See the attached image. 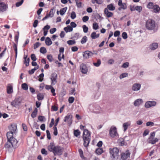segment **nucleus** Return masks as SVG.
Here are the masks:
<instances>
[{"mask_svg": "<svg viewBox=\"0 0 160 160\" xmlns=\"http://www.w3.org/2000/svg\"><path fill=\"white\" fill-rule=\"evenodd\" d=\"M48 150L52 152L54 156H61L63 152L64 148L63 147L58 145L55 146L54 143L51 142L48 146Z\"/></svg>", "mask_w": 160, "mask_h": 160, "instance_id": "f257e3e1", "label": "nucleus"}, {"mask_svg": "<svg viewBox=\"0 0 160 160\" xmlns=\"http://www.w3.org/2000/svg\"><path fill=\"white\" fill-rule=\"evenodd\" d=\"M83 145L85 147H87L91 140V133L87 129L84 130L82 135Z\"/></svg>", "mask_w": 160, "mask_h": 160, "instance_id": "f03ea898", "label": "nucleus"}, {"mask_svg": "<svg viewBox=\"0 0 160 160\" xmlns=\"http://www.w3.org/2000/svg\"><path fill=\"white\" fill-rule=\"evenodd\" d=\"M88 109L91 112L95 113H101L102 112V108L96 104H90L89 106Z\"/></svg>", "mask_w": 160, "mask_h": 160, "instance_id": "7ed1b4c3", "label": "nucleus"}, {"mask_svg": "<svg viewBox=\"0 0 160 160\" xmlns=\"http://www.w3.org/2000/svg\"><path fill=\"white\" fill-rule=\"evenodd\" d=\"M18 142L15 140L13 142L8 141L5 145V148L6 150L9 152H12L13 148H15L17 146Z\"/></svg>", "mask_w": 160, "mask_h": 160, "instance_id": "20e7f679", "label": "nucleus"}, {"mask_svg": "<svg viewBox=\"0 0 160 160\" xmlns=\"http://www.w3.org/2000/svg\"><path fill=\"white\" fill-rule=\"evenodd\" d=\"M119 150L117 148H110V153L112 160H117L118 158Z\"/></svg>", "mask_w": 160, "mask_h": 160, "instance_id": "39448f33", "label": "nucleus"}, {"mask_svg": "<svg viewBox=\"0 0 160 160\" xmlns=\"http://www.w3.org/2000/svg\"><path fill=\"white\" fill-rule=\"evenodd\" d=\"M146 27L149 30H153L155 28L156 25L154 21L151 19L148 20L146 22Z\"/></svg>", "mask_w": 160, "mask_h": 160, "instance_id": "423d86ee", "label": "nucleus"}, {"mask_svg": "<svg viewBox=\"0 0 160 160\" xmlns=\"http://www.w3.org/2000/svg\"><path fill=\"white\" fill-rule=\"evenodd\" d=\"M110 135L112 137H115L118 138V135L117 133L116 128L112 126L111 127L109 131Z\"/></svg>", "mask_w": 160, "mask_h": 160, "instance_id": "0eeeda50", "label": "nucleus"}, {"mask_svg": "<svg viewBox=\"0 0 160 160\" xmlns=\"http://www.w3.org/2000/svg\"><path fill=\"white\" fill-rule=\"evenodd\" d=\"M57 74L56 73H53L51 74L50 79L51 81V84L52 85H54L57 83Z\"/></svg>", "mask_w": 160, "mask_h": 160, "instance_id": "6e6552de", "label": "nucleus"}, {"mask_svg": "<svg viewBox=\"0 0 160 160\" xmlns=\"http://www.w3.org/2000/svg\"><path fill=\"white\" fill-rule=\"evenodd\" d=\"M157 104V102L154 101H148L146 102L144 105V107L146 108H148L152 107H155Z\"/></svg>", "mask_w": 160, "mask_h": 160, "instance_id": "1a4fd4ad", "label": "nucleus"}, {"mask_svg": "<svg viewBox=\"0 0 160 160\" xmlns=\"http://www.w3.org/2000/svg\"><path fill=\"white\" fill-rule=\"evenodd\" d=\"M72 115L68 114L65 117L64 121L67 122L69 125H70L72 122Z\"/></svg>", "mask_w": 160, "mask_h": 160, "instance_id": "9d476101", "label": "nucleus"}, {"mask_svg": "<svg viewBox=\"0 0 160 160\" xmlns=\"http://www.w3.org/2000/svg\"><path fill=\"white\" fill-rule=\"evenodd\" d=\"M13 133L9 132L7 133V137L8 139V141H10L12 142L14 141L15 140L17 141V142H18V141L13 137Z\"/></svg>", "mask_w": 160, "mask_h": 160, "instance_id": "9b49d317", "label": "nucleus"}, {"mask_svg": "<svg viewBox=\"0 0 160 160\" xmlns=\"http://www.w3.org/2000/svg\"><path fill=\"white\" fill-rule=\"evenodd\" d=\"M130 153L129 150H126L125 152L122 153L121 158L122 160H126L130 157Z\"/></svg>", "mask_w": 160, "mask_h": 160, "instance_id": "f8f14e48", "label": "nucleus"}, {"mask_svg": "<svg viewBox=\"0 0 160 160\" xmlns=\"http://www.w3.org/2000/svg\"><path fill=\"white\" fill-rule=\"evenodd\" d=\"M80 68L81 70V72L83 74H86L88 71V68L86 65L83 63H82L80 65Z\"/></svg>", "mask_w": 160, "mask_h": 160, "instance_id": "ddd939ff", "label": "nucleus"}, {"mask_svg": "<svg viewBox=\"0 0 160 160\" xmlns=\"http://www.w3.org/2000/svg\"><path fill=\"white\" fill-rule=\"evenodd\" d=\"M8 5L4 2H0V12H3L7 10Z\"/></svg>", "mask_w": 160, "mask_h": 160, "instance_id": "4468645a", "label": "nucleus"}, {"mask_svg": "<svg viewBox=\"0 0 160 160\" xmlns=\"http://www.w3.org/2000/svg\"><path fill=\"white\" fill-rule=\"evenodd\" d=\"M141 88V85L139 83L134 84L132 87V90L134 91H137L140 90Z\"/></svg>", "mask_w": 160, "mask_h": 160, "instance_id": "2eb2a0df", "label": "nucleus"}, {"mask_svg": "<svg viewBox=\"0 0 160 160\" xmlns=\"http://www.w3.org/2000/svg\"><path fill=\"white\" fill-rule=\"evenodd\" d=\"M21 102V101L19 98H17L12 102V104L13 106L16 107L20 105Z\"/></svg>", "mask_w": 160, "mask_h": 160, "instance_id": "dca6fc26", "label": "nucleus"}, {"mask_svg": "<svg viewBox=\"0 0 160 160\" xmlns=\"http://www.w3.org/2000/svg\"><path fill=\"white\" fill-rule=\"evenodd\" d=\"M92 55L93 53L91 52L88 51L85 52L83 54V56L84 59L88 58L92 56Z\"/></svg>", "mask_w": 160, "mask_h": 160, "instance_id": "f3484780", "label": "nucleus"}, {"mask_svg": "<svg viewBox=\"0 0 160 160\" xmlns=\"http://www.w3.org/2000/svg\"><path fill=\"white\" fill-rule=\"evenodd\" d=\"M143 102V100L141 98H139L135 100L133 102V105L135 107L139 106Z\"/></svg>", "mask_w": 160, "mask_h": 160, "instance_id": "a211bd4d", "label": "nucleus"}, {"mask_svg": "<svg viewBox=\"0 0 160 160\" xmlns=\"http://www.w3.org/2000/svg\"><path fill=\"white\" fill-rule=\"evenodd\" d=\"M10 132L15 133L17 130V127L15 124L11 125L9 128Z\"/></svg>", "mask_w": 160, "mask_h": 160, "instance_id": "6ab92c4d", "label": "nucleus"}, {"mask_svg": "<svg viewBox=\"0 0 160 160\" xmlns=\"http://www.w3.org/2000/svg\"><path fill=\"white\" fill-rule=\"evenodd\" d=\"M131 125V122L130 121H128L124 123L122 125V127L124 128L123 131L125 132L128 129V127L130 126Z\"/></svg>", "mask_w": 160, "mask_h": 160, "instance_id": "aec40b11", "label": "nucleus"}, {"mask_svg": "<svg viewBox=\"0 0 160 160\" xmlns=\"http://www.w3.org/2000/svg\"><path fill=\"white\" fill-rule=\"evenodd\" d=\"M158 47V44L156 42H154L152 43L150 45V48L152 50H154L156 49Z\"/></svg>", "mask_w": 160, "mask_h": 160, "instance_id": "412c9836", "label": "nucleus"}, {"mask_svg": "<svg viewBox=\"0 0 160 160\" xmlns=\"http://www.w3.org/2000/svg\"><path fill=\"white\" fill-rule=\"evenodd\" d=\"M104 12L105 14L106 15L108 18L111 17L113 16V13L109 11L108 9L107 8H105Z\"/></svg>", "mask_w": 160, "mask_h": 160, "instance_id": "4be33fe9", "label": "nucleus"}, {"mask_svg": "<svg viewBox=\"0 0 160 160\" xmlns=\"http://www.w3.org/2000/svg\"><path fill=\"white\" fill-rule=\"evenodd\" d=\"M152 9L153 12L156 13H158L160 11V8L157 5H155Z\"/></svg>", "mask_w": 160, "mask_h": 160, "instance_id": "5701e85b", "label": "nucleus"}, {"mask_svg": "<svg viewBox=\"0 0 160 160\" xmlns=\"http://www.w3.org/2000/svg\"><path fill=\"white\" fill-rule=\"evenodd\" d=\"M99 36V34H96L95 32H93L91 34V37L92 39H95L98 38Z\"/></svg>", "mask_w": 160, "mask_h": 160, "instance_id": "b1692460", "label": "nucleus"}, {"mask_svg": "<svg viewBox=\"0 0 160 160\" xmlns=\"http://www.w3.org/2000/svg\"><path fill=\"white\" fill-rule=\"evenodd\" d=\"M7 93L8 94H10L12 93L13 91L12 87L11 85H9L7 87Z\"/></svg>", "mask_w": 160, "mask_h": 160, "instance_id": "393cba45", "label": "nucleus"}, {"mask_svg": "<svg viewBox=\"0 0 160 160\" xmlns=\"http://www.w3.org/2000/svg\"><path fill=\"white\" fill-rule=\"evenodd\" d=\"M64 30L66 32H72L73 30V28L70 25H68L64 28Z\"/></svg>", "mask_w": 160, "mask_h": 160, "instance_id": "a878e982", "label": "nucleus"}, {"mask_svg": "<svg viewBox=\"0 0 160 160\" xmlns=\"http://www.w3.org/2000/svg\"><path fill=\"white\" fill-rule=\"evenodd\" d=\"M45 41L46 44L48 46L51 45L52 43L51 39L48 37L46 38Z\"/></svg>", "mask_w": 160, "mask_h": 160, "instance_id": "bb28decb", "label": "nucleus"}, {"mask_svg": "<svg viewBox=\"0 0 160 160\" xmlns=\"http://www.w3.org/2000/svg\"><path fill=\"white\" fill-rule=\"evenodd\" d=\"M158 139L156 138H152L151 139H149L148 142L151 143L152 144H155L157 142H158Z\"/></svg>", "mask_w": 160, "mask_h": 160, "instance_id": "cd10ccee", "label": "nucleus"}, {"mask_svg": "<svg viewBox=\"0 0 160 160\" xmlns=\"http://www.w3.org/2000/svg\"><path fill=\"white\" fill-rule=\"evenodd\" d=\"M80 37V34L78 33H75L73 37L71 38V39H73L74 40H76Z\"/></svg>", "mask_w": 160, "mask_h": 160, "instance_id": "c85d7f7f", "label": "nucleus"}, {"mask_svg": "<svg viewBox=\"0 0 160 160\" xmlns=\"http://www.w3.org/2000/svg\"><path fill=\"white\" fill-rule=\"evenodd\" d=\"M107 8L110 11H113L115 9V7L113 6L112 4H110L108 5Z\"/></svg>", "mask_w": 160, "mask_h": 160, "instance_id": "c756f323", "label": "nucleus"}, {"mask_svg": "<svg viewBox=\"0 0 160 160\" xmlns=\"http://www.w3.org/2000/svg\"><path fill=\"white\" fill-rule=\"evenodd\" d=\"M67 7H65L61 9L60 10V14L61 15H63L67 11Z\"/></svg>", "mask_w": 160, "mask_h": 160, "instance_id": "7c9ffc66", "label": "nucleus"}, {"mask_svg": "<svg viewBox=\"0 0 160 160\" xmlns=\"http://www.w3.org/2000/svg\"><path fill=\"white\" fill-rule=\"evenodd\" d=\"M39 68V65H38L37 67H35L34 68L32 69L31 70H30L29 71V73L30 74H33L35 71L37 70Z\"/></svg>", "mask_w": 160, "mask_h": 160, "instance_id": "2f4dec72", "label": "nucleus"}, {"mask_svg": "<svg viewBox=\"0 0 160 160\" xmlns=\"http://www.w3.org/2000/svg\"><path fill=\"white\" fill-rule=\"evenodd\" d=\"M88 40V38L86 36H84L83 37L81 41V42L82 44L85 43Z\"/></svg>", "mask_w": 160, "mask_h": 160, "instance_id": "473e14b6", "label": "nucleus"}, {"mask_svg": "<svg viewBox=\"0 0 160 160\" xmlns=\"http://www.w3.org/2000/svg\"><path fill=\"white\" fill-rule=\"evenodd\" d=\"M37 112L38 109L37 108H36L31 115V117L32 118H34L36 117Z\"/></svg>", "mask_w": 160, "mask_h": 160, "instance_id": "72a5a7b5", "label": "nucleus"}, {"mask_svg": "<svg viewBox=\"0 0 160 160\" xmlns=\"http://www.w3.org/2000/svg\"><path fill=\"white\" fill-rule=\"evenodd\" d=\"M128 74L126 72L123 73L121 74L119 76V78L121 79L124 78H126L128 76Z\"/></svg>", "mask_w": 160, "mask_h": 160, "instance_id": "f704fd0d", "label": "nucleus"}, {"mask_svg": "<svg viewBox=\"0 0 160 160\" xmlns=\"http://www.w3.org/2000/svg\"><path fill=\"white\" fill-rule=\"evenodd\" d=\"M92 2L93 4L96 3L99 4H101L103 2L102 0H92Z\"/></svg>", "mask_w": 160, "mask_h": 160, "instance_id": "c9c22d12", "label": "nucleus"}, {"mask_svg": "<svg viewBox=\"0 0 160 160\" xmlns=\"http://www.w3.org/2000/svg\"><path fill=\"white\" fill-rule=\"evenodd\" d=\"M76 3V6L78 8H80L82 6V2L80 0H75Z\"/></svg>", "mask_w": 160, "mask_h": 160, "instance_id": "e433bc0d", "label": "nucleus"}, {"mask_svg": "<svg viewBox=\"0 0 160 160\" xmlns=\"http://www.w3.org/2000/svg\"><path fill=\"white\" fill-rule=\"evenodd\" d=\"M37 97L38 100H41L43 99L44 96L41 93H39L38 94Z\"/></svg>", "mask_w": 160, "mask_h": 160, "instance_id": "4c0bfd02", "label": "nucleus"}, {"mask_svg": "<svg viewBox=\"0 0 160 160\" xmlns=\"http://www.w3.org/2000/svg\"><path fill=\"white\" fill-rule=\"evenodd\" d=\"M154 6L153 2H149L147 5V8L150 9H152Z\"/></svg>", "mask_w": 160, "mask_h": 160, "instance_id": "58836bf2", "label": "nucleus"}, {"mask_svg": "<svg viewBox=\"0 0 160 160\" xmlns=\"http://www.w3.org/2000/svg\"><path fill=\"white\" fill-rule=\"evenodd\" d=\"M103 152V150L101 148H98L96 150V153L98 155L101 154Z\"/></svg>", "mask_w": 160, "mask_h": 160, "instance_id": "ea45409f", "label": "nucleus"}, {"mask_svg": "<svg viewBox=\"0 0 160 160\" xmlns=\"http://www.w3.org/2000/svg\"><path fill=\"white\" fill-rule=\"evenodd\" d=\"M22 88L25 90H27L28 89V85L26 83H24L22 85Z\"/></svg>", "mask_w": 160, "mask_h": 160, "instance_id": "a19ab883", "label": "nucleus"}, {"mask_svg": "<svg viewBox=\"0 0 160 160\" xmlns=\"http://www.w3.org/2000/svg\"><path fill=\"white\" fill-rule=\"evenodd\" d=\"M80 132L78 130H76L74 131V134L75 136L78 137L80 135Z\"/></svg>", "mask_w": 160, "mask_h": 160, "instance_id": "79ce46f5", "label": "nucleus"}, {"mask_svg": "<svg viewBox=\"0 0 160 160\" xmlns=\"http://www.w3.org/2000/svg\"><path fill=\"white\" fill-rule=\"evenodd\" d=\"M101 64V62L100 59H98L97 60L96 62H93V64L94 66L96 67H99Z\"/></svg>", "mask_w": 160, "mask_h": 160, "instance_id": "37998d69", "label": "nucleus"}, {"mask_svg": "<svg viewBox=\"0 0 160 160\" xmlns=\"http://www.w3.org/2000/svg\"><path fill=\"white\" fill-rule=\"evenodd\" d=\"M99 26L97 22H94L93 24L92 28L93 29L96 30L98 28Z\"/></svg>", "mask_w": 160, "mask_h": 160, "instance_id": "c03bdc74", "label": "nucleus"}, {"mask_svg": "<svg viewBox=\"0 0 160 160\" xmlns=\"http://www.w3.org/2000/svg\"><path fill=\"white\" fill-rule=\"evenodd\" d=\"M40 51L41 53H43V54H45V53L47 52V50L46 49V48L43 47H42L41 48Z\"/></svg>", "mask_w": 160, "mask_h": 160, "instance_id": "a18cd8bd", "label": "nucleus"}, {"mask_svg": "<svg viewBox=\"0 0 160 160\" xmlns=\"http://www.w3.org/2000/svg\"><path fill=\"white\" fill-rule=\"evenodd\" d=\"M67 43L69 45H71L74 44L76 43L75 40H69L67 42Z\"/></svg>", "mask_w": 160, "mask_h": 160, "instance_id": "49530a36", "label": "nucleus"}, {"mask_svg": "<svg viewBox=\"0 0 160 160\" xmlns=\"http://www.w3.org/2000/svg\"><path fill=\"white\" fill-rule=\"evenodd\" d=\"M129 65V63L128 62H126L123 63L121 67L122 68H127Z\"/></svg>", "mask_w": 160, "mask_h": 160, "instance_id": "de8ad7c7", "label": "nucleus"}, {"mask_svg": "<svg viewBox=\"0 0 160 160\" xmlns=\"http://www.w3.org/2000/svg\"><path fill=\"white\" fill-rule=\"evenodd\" d=\"M44 76V74L42 73L39 76V78L38 79V80L40 82H42L43 79V77Z\"/></svg>", "mask_w": 160, "mask_h": 160, "instance_id": "09e8293b", "label": "nucleus"}, {"mask_svg": "<svg viewBox=\"0 0 160 160\" xmlns=\"http://www.w3.org/2000/svg\"><path fill=\"white\" fill-rule=\"evenodd\" d=\"M83 31L84 33H87L88 31V28L86 25H83L82 27Z\"/></svg>", "mask_w": 160, "mask_h": 160, "instance_id": "8fccbe9b", "label": "nucleus"}, {"mask_svg": "<svg viewBox=\"0 0 160 160\" xmlns=\"http://www.w3.org/2000/svg\"><path fill=\"white\" fill-rule=\"evenodd\" d=\"M135 9L136 10L140 12L142 10V7L141 6H137L135 7Z\"/></svg>", "mask_w": 160, "mask_h": 160, "instance_id": "3c124183", "label": "nucleus"}, {"mask_svg": "<svg viewBox=\"0 0 160 160\" xmlns=\"http://www.w3.org/2000/svg\"><path fill=\"white\" fill-rule=\"evenodd\" d=\"M78 152L80 155V157L82 158H84L83 152L81 149H78Z\"/></svg>", "mask_w": 160, "mask_h": 160, "instance_id": "603ef678", "label": "nucleus"}, {"mask_svg": "<svg viewBox=\"0 0 160 160\" xmlns=\"http://www.w3.org/2000/svg\"><path fill=\"white\" fill-rule=\"evenodd\" d=\"M74 100V98L72 97H70L68 98V102L70 103H72Z\"/></svg>", "mask_w": 160, "mask_h": 160, "instance_id": "864d4df0", "label": "nucleus"}, {"mask_svg": "<svg viewBox=\"0 0 160 160\" xmlns=\"http://www.w3.org/2000/svg\"><path fill=\"white\" fill-rule=\"evenodd\" d=\"M71 17L72 19H73L76 18V14L74 12L72 11V12L71 15Z\"/></svg>", "mask_w": 160, "mask_h": 160, "instance_id": "5fc2aeb1", "label": "nucleus"}, {"mask_svg": "<svg viewBox=\"0 0 160 160\" xmlns=\"http://www.w3.org/2000/svg\"><path fill=\"white\" fill-rule=\"evenodd\" d=\"M48 14L50 17H53L54 14V12H53V9H51L50 11L49 14Z\"/></svg>", "mask_w": 160, "mask_h": 160, "instance_id": "6e6d98bb", "label": "nucleus"}, {"mask_svg": "<svg viewBox=\"0 0 160 160\" xmlns=\"http://www.w3.org/2000/svg\"><path fill=\"white\" fill-rule=\"evenodd\" d=\"M47 58L48 59L50 62H52L53 60L52 56L51 54L48 55Z\"/></svg>", "mask_w": 160, "mask_h": 160, "instance_id": "4d7b16f0", "label": "nucleus"}, {"mask_svg": "<svg viewBox=\"0 0 160 160\" xmlns=\"http://www.w3.org/2000/svg\"><path fill=\"white\" fill-rule=\"evenodd\" d=\"M23 2V0H21L20 1L18 2L16 4V5L17 7H19L22 4Z\"/></svg>", "mask_w": 160, "mask_h": 160, "instance_id": "13d9d810", "label": "nucleus"}, {"mask_svg": "<svg viewBox=\"0 0 160 160\" xmlns=\"http://www.w3.org/2000/svg\"><path fill=\"white\" fill-rule=\"evenodd\" d=\"M31 59L33 61H35L37 60V58L34 54H32L31 55Z\"/></svg>", "mask_w": 160, "mask_h": 160, "instance_id": "bf43d9fd", "label": "nucleus"}, {"mask_svg": "<svg viewBox=\"0 0 160 160\" xmlns=\"http://www.w3.org/2000/svg\"><path fill=\"white\" fill-rule=\"evenodd\" d=\"M122 38L125 39L128 38V35L127 33L125 32H123L122 34Z\"/></svg>", "mask_w": 160, "mask_h": 160, "instance_id": "052dcab7", "label": "nucleus"}, {"mask_svg": "<svg viewBox=\"0 0 160 160\" xmlns=\"http://www.w3.org/2000/svg\"><path fill=\"white\" fill-rule=\"evenodd\" d=\"M38 119L40 122H43L45 119V118L43 116H39L38 117Z\"/></svg>", "mask_w": 160, "mask_h": 160, "instance_id": "680f3d73", "label": "nucleus"}, {"mask_svg": "<svg viewBox=\"0 0 160 160\" xmlns=\"http://www.w3.org/2000/svg\"><path fill=\"white\" fill-rule=\"evenodd\" d=\"M89 17L88 16H85L83 17L82 20L83 22H86L89 19Z\"/></svg>", "mask_w": 160, "mask_h": 160, "instance_id": "e2e57ef3", "label": "nucleus"}, {"mask_svg": "<svg viewBox=\"0 0 160 160\" xmlns=\"http://www.w3.org/2000/svg\"><path fill=\"white\" fill-rule=\"evenodd\" d=\"M30 59L29 58H28L27 60H25L24 61V63H25L26 66H28L29 65Z\"/></svg>", "mask_w": 160, "mask_h": 160, "instance_id": "0e129e2a", "label": "nucleus"}, {"mask_svg": "<svg viewBox=\"0 0 160 160\" xmlns=\"http://www.w3.org/2000/svg\"><path fill=\"white\" fill-rule=\"evenodd\" d=\"M53 128L54 130V131L53 132V134L55 136H57L58 135V130L57 129V128L55 126H54L53 127Z\"/></svg>", "mask_w": 160, "mask_h": 160, "instance_id": "69168bd1", "label": "nucleus"}, {"mask_svg": "<svg viewBox=\"0 0 160 160\" xmlns=\"http://www.w3.org/2000/svg\"><path fill=\"white\" fill-rule=\"evenodd\" d=\"M40 44L38 42H36L34 45V48L36 49V48H38L40 45Z\"/></svg>", "mask_w": 160, "mask_h": 160, "instance_id": "338daca9", "label": "nucleus"}, {"mask_svg": "<svg viewBox=\"0 0 160 160\" xmlns=\"http://www.w3.org/2000/svg\"><path fill=\"white\" fill-rule=\"evenodd\" d=\"M122 8V9H125L127 8V5L125 3H123L120 6Z\"/></svg>", "mask_w": 160, "mask_h": 160, "instance_id": "774afa93", "label": "nucleus"}]
</instances>
